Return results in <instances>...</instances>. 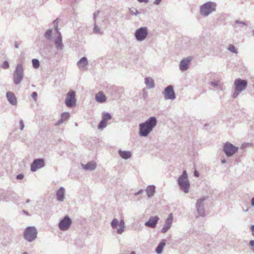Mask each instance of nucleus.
<instances>
[{
	"mask_svg": "<svg viewBox=\"0 0 254 254\" xmlns=\"http://www.w3.org/2000/svg\"><path fill=\"white\" fill-rule=\"evenodd\" d=\"M157 125V119L155 117H151L145 122L139 125V135L141 137H146L152 131Z\"/></svg>",
	"mask_w": 254,
	"mask_h": 254,
	"instance_id": "1",
	"label": "nucleus"
},
{
	"mask_svg": "<svg viewBox=\"0 0 254 254\" xmlns=\"http://www.w3.org/2000/svg\"><path fill=\"white\" fill-rule=\"evenodd\" d=\"M177 182L180 190L186 193H188L190 188V183L186 170H184L182 174L179 177Z\"/></svg>",
	"mask_w": 254,
	"mask_h": 254,
	"instance_id": "2",
	"label": "nucleus"
},
{
	"mask_svg": "<svg viewBox=\"0 0 254 254\" xmlns=\"http://www.w3.org/2000/svg\"><path fill=\"white\" fill-rule=\"evenodd\" d=\"M38 231L34 226H28L24 230L23 238L28 242H32L37 237Z\"/></svg>",
	"mask_w": 254,
	"mask_h": 254,
	"instance_id": "3",
	"label": "nucleus"
},
{
	"mask_svg": "<svg viewBox=\"0 0 254 254\" xmlns=\"http://www.w3.org/2000/svg\"><path fill=\"white\" fill-rule=\"evenodd\" d=\"M24 77V68L21 64H17L13 74V81L15 85H18Z\"/></svg>",
	"mask_w": 254,
	"mask_h": 254,
	"instance_id": "4",
	"label": "nucleus"
},
{
	"mask_svg": "<svg viewBox=\"0 0 254 254\" xmlns=\"http://www.w3.org/2000/svg\"><path fill=\"white\" fill-rule=\"evenodd\" d=\"M216 4L215 2L208 1L200 7V13L201 15L207 16L209 14L216 10Z\"/></svg>",
	"mask_w": 254,
	"mask_h": 254,
	"instance_id": "5",
	"label": "nucleus"
},
{
	"mask_svg": "<svg viewBox=\"0 0 254 254\" xmlns=\"http://www.w3.org/2000/svg\"><path fill=\"white\" fill-rule=\"evenodd\" d=\"M111 226L113 229H117V233L122 234L125 228V222L123 219L120 221L117 218H114L111 222Z\"/></svg>",
	"mask_w": 254,
	"mask_h": 254,
	"instance_id": "6",
	"label": "nucleus"
},
{
	"mask_svg": "<svg viewBox=\"0 0 254 254\" xmlns=\"http://www.w3.org/2000/svg\"><path fill=\"white\" fill-rule=\"evenodd\" d=\"M238 147L227 142L224 143L223 151L227 157H231L238 151Z\"/></svg>",
	"mask_w": 254,
	"mask_h": 254,
	"instance_id": "7",
	"label": "nucleus"
},
{
	"mask_svg": "<svg viewBox=\"0 0 254 254\" xmlns=\"http://www.w3.org/2000/svg\"><path fill=\"white\" fill-rule=\"evenodd\" d=\"M148 34L147 28L146 27H141L135 31L134 36L137 41H142L146 38Z\"/></svg>",
	"mask_w": 254,
	"mask_h": 254,
	"instance_id": "8",
	"label": "nucleus"
},
{
	"mask_svg": "<svg viewBox=\"0 0 254 254\" xmlns=\"http://www.w3.org/2000/svg\"><path fill=\"white\" fill-rule=\"evenodd\" d=\"M72 224L71 219L69 216L65 215L59 223V228L63 231H67L70 227Z\"/></svg>",
	"mask_w": 254,
	"mask_h": 254,
	"instance_id": "9",
	"label": "nucleus"
},
{
	"mask_svg": "<svg viewBox=\"0 0 254 254\" xmlns=\"http://www.w3.org/2000/svg\"><path fill=\"white\" fill-rule=\"evenodd\" d=\"M75 92L73 90H70L66 94L65 100V104L68 107H72L76 104Z\"/></svg>",
	"mask_w": 254,
	"mask_h": 254,
	"instance_id": "10",
	"label": "nucleus"
},
{
	"mask_svg": "<svg viewBox=\"0 0 254 254\" xmlns=\"http://www.w3.org/2000/svg\"><path fill=\"white\" fill-rule=\"evenodd\" d=\"M206 199V197L203 196L198 199L195 204L196 210L199 216L204 217L205 215L204 208V201Z\"/></svg>",
	"mask_w": 254,
	"mask_h": 254,
	"instance_id": "11",
	"label": "nucleus"
},
{
	"mask_svg": "<svg viewBox=\"0 0 254 254\" xmlns=\"http://www.w3.org/2000/svg\"><path fill=\"white\" fill-rule=\"evenodd\" d=\"M234 84L236 91L242 92L246 88L248 82L245 79L237 78L235 80Z\"/></svg>",
	"mask_w": 254,
	"mask_h": 254,
	"instance_id": "12",
	"label": "nucleus"
},
{
	"mask_svg": "<svg viewBox=\"0 0 254 254\" xmlns=\"http://www.w3.org/2000/svg\"><path fill=\"white\" fill-rule=\"evenodd\" d=\"M45 166V160L43 158H38L34 160L31 164V170L32 172H35L38 169H41Z\"/></svg>",
	"mask_w": 254,
	"mask_h": 254,
	"instance_id": "13",
	"label": "nucleus"
},
{
	"mask_svg": "<svg viewBox=\"0 0 254 254\" xmlns=\"http://www.w3.org/2000/svg\"><path fill=\"white\" fill-rule=\"evenodd\" d=\"M163 95L166 100H174L176 98V95L173 86L169 85L166 87L164 89Z\"/></svg>",
	"mask_w": 254,
	"mask_h": 254,
	"instance_id": "14",
	"label": "nucleus"
},
{
	"mask_svg": "<svg viewBox=\"0 0 254 254\" xmlns=\"http://www.w3.org/2000/svg\"><path fill=\"white\" fill-rule=\"evenodd\" d=\"M173 215L172 213H170L169 214L168 217L165 220V224L162 227L161 232L162 233H166L169 229L171 227L172 222H173Z\"/></svg>",
	"mask_w": 254,
	"mask_h": 254,
	"instance_id": "15",
	"label": "nucleus"
},
{
	"mask_svg": "<svg viewBox=\"0 0 254 254\" xmlns=\"http://www.w3.org/2000/svg\"><path fill=\"white\" fill-rule=\"evenodd\" d=\"M192 60L191 56L183 59L180 63L179 67L182 71H186L189 68V64Z\"/></svg>",
	"mask_w": 254,
	"mask_h": 254,
	"instance_id": "16",
	"label": "nucleus"
},
{
	"mask_svg": "<svg viewBox=\"0 0 254 254\" xmlns=\"http://www.w3.org/2000/svg\"><path fill=\"white\" fill-rule=\"evenodd\" d=\"M159 220V218L158 216L151 217L149 218V220L145 223V225L151 228H155Z\"/></svg>",
	"mask_w": 254,
	"mask_h": 254,
	"instance_id": "17",
	"label": "nucleus"
},
{
	"mask_svg": "<svg viewBox=\"0 0 254 254\" xmlns=\"http://www.w3.org/2000/svg\"><path fill=\"white\" fill-rule=\"evenodd\" d=\"M65 189L61 187H60L56 192V197L58 201L60 202H63L64 199V193Z\"/></svg>",
	"mask_w": 254,
	"mask_h": 254,
	"instance_id": "18",
	"label": "nucleus"
},
{
	"mask_svg": "<svg viewBox=\"0 0 254 254\" xmlns=\"http://www.w3.org/2000/svg\"><path fill=\"white\" fill-rule=\"evenodd\" d=\"M88 64V60L85 57H83L77 63V66L82 70L87 69V66Z\"/></svg>",
	"mask_w": 254,
	"mask_h": 254,
	"instance_id": "19",
	"label": "nucleus"
},
{
	"mask_svg": "<svg viewBox=\"0 0 254 254\" xmlns=\"http://www.w3.org/2000/svg\"><path fill=\"white\" fill-rule=\"evenodd\" d=\"M54 43L56 49L59 50H63L64 48V45L62 42V36H58L54 40Z\"/></svg>",
	"mask_w": 254,
	"mask_h": 254,
	"instance_id": "20",
	"label": "nucleus"
},
{
	"mask_svg": "<svg viewBox=\"0 0 254 254\" xmlns=\"http://www.w3.org/2000/svg\"><path fill=\"white\" fill-rule=\"evenodd\" d=\"M6 98L8 101L12 105H16L17 104V99L13 93L7 92L6 93Z\"/></svg>",
	"mask_w": 254,
	"mask_h": 254,
	"instance_id": "21",
	"label": "nucleus"
},
{
	"mask_svg": "<svg viewBox=\"0 0 254 254\" xmlns=\"http://www.w3.org/2000/svg\"><path fill=\"white\" fill-rule=\"evenodd\" d=\"M81 166L83 169L85 170L93 171L96 168L97 165L95 162L90 161L87 163L86 165L82 164Z\"/></svg>",
	"mask_w": 254,
	"mask_h": 254,
	"instance_id": "22",
	"label": "nucleus"
},
{
	"mask_svg": "<svg viewBox=\"0 0 254 254\" xmlns=\"http://www.w3.org/2000/svg\"><path fill=\"white\" fill-rule=\"evenodd\" d=\"M106 97L102 91L99 92L95 95V100L98 103H104L106 101Z\"/></svg>",
	"mask_w": 254,
	"mask_h": 254,
	"instance_id": "23",
	"label": "nucleus"
},
{
	"mask_svg": "<svg viewBox=\"0 0 254 254\" xmlns=\"http://www.w3.org/2000/svg\"><path fill=\"white\" fill-rule=\"evenodd\" d=\"M144 80V83L148 89H152L154 88V81L152 78L150 77H147L145 78Z\"/></svg>",
	"mask_w": 254,
	"mask_h": 254,
	"instance_id": "24",
	"label": "nucleus"
},
{
	"mask_svg": "<svg viewBox=\"0 0 254 254\" xmlns=\"http://www.w3.org/2000/svg\"><path fill=\"white\" fill-rule=\"evenodd\" d=\"M155 188V186L154 185H150L147 187L145 190L148 197H151L154 195Z\"/></svg>",
	"mask_w": 254,
	"mask_h": 254,
	"instance_id": "25",
	"label": "nucleus"
},
{
	"mask_svg": "<svg viewBox=\"0 0 254 254\" xmlns=\"http://www.w3.org/2000/svg\"><path fill=\"white\" fill-rule=\"evenodd\" d=\"M166 245V241L162 239L159 243L157 247L156 248L155 252L157 254H161L162 253L163 250Z\"/></svg>",
	"mask_w": 254,
	"mask_h": 254,
	"instance_id": "26",
	"label": "nucleus"
},
{
	"mask_svg": "<svg viewBox=\"0 0 254 254\" xmlns=\"http://www.w3.org/2000/svg\"><path fill=\"white\" fill-rule=\"evenodd\" d=\"M118 153L120 156L124 159H128L131 156V152L129 151H122L120 149L118 151Z\"/></svg>",
	"mask_w": 254,
	"mask_h": 254,
	"instance_id": "27",
	"label": "nucleus"
},
{
	"mask_svg": "<svg viewBox=\"0 0 254 254\" xmlns=\"http://www.w3.org/2000/svg\"><path fill=\"white\" fill-rule=\"evenodd\" d=\"M112 119V116L109 113L107 112H103L102 114V120L103 121L107 122Z\"/></svg>",
	"mask_w": 254,
	"mask_h": 254,
	"instance_id": "28",
	"label": "nucleus"
},
{
	"mask_svg": "<svg viewBox=\"0 0 254 254\" xmlns=\"http://www.w3.org/2000/svg\"><path fill=\"white\" fill-rule=\"evenodd\" d=\"M52 30L49 29L45 33L44 36L48 40H51Z\"/></svg>",
	"mask_w": 254,
	"mask_h": 254,
	"instance_id": "29",
	"label": "nucleus"
},
{
	"mask_svg": "<svg viewBox=\"0 0 254 254\" xmlns=\"http://www.w3.org/2000/svg\"><path fill=\"white\" fill-rule=\"evenodd\" d=\"M32 65L34 68H37L40 66V62L38 60L34 59L32 61Z\"/></svg>",
	"mask_w": 254,
	"mask_h": 254,
	"instance_id": "30",
	"label": "nucleus"
},
{
	"mask_svg": "<svg viewBox=\"0 0 254 254\" xmlns=\"http://www.w3.org/2000/svg\"><path fill=\"white\" fill-rule=\"evenodd\" d=\"M228 50L231 53H234L236 54H237L238 53V51H237V49H236L235 46L232 44L229 45V46L228 48Z\"/></svg>",
	"mask_w": 254,
	"mask_h": 254,
	"instance_id": "31",
	"label": "nucleus"
},
{
	"mask_svg": "<svg viewBox=\"0 0 254 254\" xmlns=\"http://www.w3.org/2000/svg\"><path fill=\"white\" fill-rule=\"evenodd\" d=\"M129 11L130 13L132 15L136 16L137 15L140 14V12L138 11V10L135 8H129Z\"/></svg>",
	"mask_w": 254,
	"mask_h": 254,
	"instance_id": "32",
	"label": "nucleus"
},
{
	"mask_svg": "<svg viewBox=\"0 0 254 254\" xmlns=\"http://www.w3.org/2000/svg\"><path fill=\"white\" fill-rule=\"evenodd\" d=\"M69 113L68 112L63 113L61 114V118L64 122L69 118Z\"/></svg>",
	"mask_w": 254,
	"mask_h": 254,
	"instance_id": "33",
	"label": "nucleus"
},
{
	"mask_svg": "<svg viewBox=\"0 0 254 254\" xmlns=\"http://www.w3.org/2000/svg\"><path fill=\"white\" fill-rule=\"evenodd\" d=\"M107 126V122L102 120L98 125V129H103Z\"/></svg>",
	"mask_w": 254,
	"mask_h": 254,
	"instance_id": "34",
	"label": "nucleus"
},
{
	"mask_svg": "<svg viewBox=\"0 0 254 254\" xmlns=\"http://www.w3.org/2000/svg\"><path fill=\"white\" fill-rule=\"evenodd\" d=\"M248 245L251 251L254 253V240L250 241Z\"/></svg>",
	"mask_w": 254,
	"mask_h": 254,
	"instance_id": "35",
	"label": "nucleus"
},
{
	"mask_svg": "<svg viewBox=\"0 0 254 254\" xmlns=\"http://www.w3.org/2000/svg\"><path fill=\"white\" fill-rule=\"evenodd\" d=\"M93 30L94 33L96 34H102L103 33V32L101 31L100 29L95 24L94 25Z\"/></svg>",
	"mask_w": 254,
	"mask_h": 254,
	"instance_id": "36",
	"label": "nucleus"
},
{
	"mask_svg": "<svg viewBox=\"0 0 254 254\" xmlns=\"http://www.w3.org/2000/svg\"><path fill=\"white\" fill-rule=\"evenodd\" d=\"M9 67V63L8 61H4L2 64L1 65V67L3 69H8Z\"/></svg>",
	"mask_w": 254,
	"mask_h": 254,
	"instance_id": "37",
	"label": "nucleus"
},
{
	"mask_svg": "<svg viewBox=\"0 0 254 254\" xmlns=\"http://www.w3.org/2000/svg\"><path fill=\"white\" fill-rule=\"evenodd\" d=\"M210 84L213 87H219V81H213L210 83Z\"/></svg>",
	"mask_w": 254,
	"mask_h": 254,
	"instance_id": "38",
	"label": "nucleus"
},
{
	"mask_svg": "<svg viewBox=\"0 0 254 254\" xmlns=\"http://www.w3.org/2000/svg\"><path fill=\"white\" fill-rule=\"evenodd\" d=\"M241 91H236V89H235V91L233 93V98H236L237 97V96H238V95L240 94V93H241Z\"/></svg>",
	"mask_w": 254,
	"mask_h": 254,
	"instance_id": "39",
	"label": "nucleus"
},
{
	"mask_svg": "<svg viewBox=\"0 0 254 254\" xmlns=\"http://www.w3.org/2000/svg\"><path fill=\"white\" fill-rule=\"evenodd\" d=\"M19 124H20V129L21 130H22L24 127V124L23 123V122L22 120H20L19 121Z\"/></svg>",
	"mask_w": 254,
	"mask_h": 254,
	"instance_id": "40",
	"label": "nucleus"
},
{
	"mask_svg": "<svg viewBox=\"0 0 254 254\" xmlns=\"http://www.w3.org/2000/svg\"><path fill=\"white\" fill-rule=\"evenodd\" d=\"M37 96H38V94H37V92H33L32 93V95H31V96H32V97L33 98V99L34 100H36L37 97Z\"/></svg>",
	"mask_w": 254,
	"mask_h": 254,
	"instance_id": "41",
	"label": "nucleus"
},
{
	"mask_svg": "<svg viewBox=\"0 0 254 254\" xmlns=\"http://www.w3.org/2000/svg\"><path fill=\"white\" fill-rule=\"evenodd\" d=\"M58 23H59V20L58 19H56V20H55L53 21V25H54V28H56L57 27H58Z\"/></svg>",
	"mask_w": 254,
	"mask_h": 254,
	"instance_id": "42",
	"label": "nucleus"
},
{
	"mask_svg": "<svg viewBox=\"0 0 254 254\" xmlns=\"http://www.w3.org/2000/svg\"><path fill=\"white\" fill-rule=\"evenodd\" d=\"M24 178V175L22 174H18L16 176V178L17 180H22Z\"/></svg>",
	"mask_w": 254,
	"mask_h": 254,
	"instance_id": "43",
	"label": "nucleus"
},
{
	"mask_svg": "<svg viewBox=\"0 0 254 254\" xmlns=\"http://www.w3.org/2000/svg\"><path fill=\"white\" fill-rule=\"evenodd\" d=\"M64 121L61 118L56 124L55 126H58L63 123Z\"/></svg>",
	"mask_w": 254,
	"mask_h": 254,
	"instance_id": "44",
	"label": "nucleus"
},
{
	"mask_svg": "<svg viewBox=\"0 0 254 254\" xmlns=\"http://www.w3.org/2000/svg\"><path fill=\"white\" fill-rule=\"evenodd\" d=\"M235 22L237 24H242V25H247V24H246V22H243V21H240L239 20H236Z\"/></svg>",
	"mask_w": 254,
	"mask_h": 254,
	"instance_id": "45",
	"label": "nucleus"
},
{
	"mask_svg": "<svg viewBox=\"0 0 254 254\" xmlns=\"http://www.w3.org/2000/svg\"><path fill=\"white\" fill-rule=\"evenodd\" d=\"M99 12H100L99 11H97L95 12L94 13V14H93V18H94V21H95L96 17V16H97L99 15Z\"/></svg>",
	"mask_w": 254,
	"mask_h": 254,
	"instance_id": "46",
	"label": "nucleus"
},
{
	"mask_svg": "<svg viewBox=\"0 0 254 254\" xmlns=\"http://www.w3.org/2000/svg\"><path fill=\"white\" fill-rule=\"evenodd\" d=\"M55 30L58 34V36H62L61 32L59 31V30L58 29V27L55 28Z\"/></svg>",
	"mask_w": 254,
	"mask_h": 254,
	"instance_id": "47",
	"label": "nucleus"
},
{
	"mask_svg": "<svg viewBox=\"0 0 254 254\" xmlns=\"http://www.w3.org/2000/svg\"><path fill=\"white\" fill-rule=\"evenodd\" d=\"M250 229H251V232H252V235L254 238V225H252L251 226V228Z\"/></svg>",
	"mask_w": 254,
	"mask_h": 254,
	"instance_id": "48",
	"label": "nucleus"
},
{
	"mask_svg": "<svg viewBox=\"0 0 254 254\" xmlns=\"http://www.w3.org/2000/svg\"><path fill=\"white\" fill-rule=\"evenodd\" d=\"M162 1V0H155L153 3L156 4V5H158L160 4V3L161 2V1Z\"/></svg>",
	"mask_w": 254,
	"mask_h": 254,
	"instance_id": "49",
	"label": "nucleus"
},
{
	"mask_svg": "<svg viewBox=\"0 0 254 254\" xmlns=\"http://www.w3.org/2000/svg\"><path fill=\"white\" fill-rule=\"evenodd\" d=\"M143 191V190L141 189L139 191H138L137 192H135L134 193V195H139V194H141Z\"/></svg>",
	"mask_w": 254,
	"mask_h": 254,
	"instance_id": "50",
	"label": "nucleus"
},
{
	"mask_svg": "<svg viewBox=\"0 0 254 254\" xmlns=\"http://www.w3.org/2000/svg\"><path fill=\"white\" fill-rule=\"evenodd\" d=\"M194 176H195V177H199V173H198L197 171H195L194 172Z\"/></svg>",
	"mask_w": 254,
	"mask_h": 254,
	"instance_id": "51",
	"label": "nucleus"
},
{
	"mask_svg": "<svg viewBox=\"0 0 254 254\" xmlns=\"http://www.w3.org/2000/svg\"><path fill=\"white\" fill-rule=\"evenodd\" d=\"M139 2H144V3H147L148 2V0H137Z\"/></svg>",
	"mask_w": 254,
	"mask_h": 254,
	"instance_id": "52",
	"label": "nucleus"
},
{
	"mask_svg": "<svg viewBox=\"0 0 254 254\" xmlns=\"http://www.w3.org/2000/svg\"><path fill=\"white\" fill-rule=\"evenodd\" d=\"M22 212L23 213V214H25V215H27V216H29V213H28L27 211H25V210H23L22 211Z\"/></svg>",
	"mask_w": 254,
	"mask_h": 254,
	"instance_id": "53",
	"label": "nucleus"
},
{
	"mask_svg": "<svg viewBox=\"0 0 254 254\" xmlns=\"http://www.w3.org/2000/svg\"><path fill=\"white\" fill-rule=\"evenodd\" d=\"M251 204L252 206H254V197H253L251 199Z\"/></svg>",
	"mask_w": 254,
	"mask_h": 254,
	"instance_id": "54",
	"label": "nucleus"
},
{
	"mask_svg": "<svg viewBox=\"0 0 254 254\" xmlns=\"http://www.w3.org/2000/svg\"><path fill=\"white\" fill-rule=\"evenodd\" d=\"M14 47L16 49L18 48V47H19L18 44H17V43L16 42H15L14 43Z\"/></svg>",
	"mask_w": 254,
	"mask_h": 254,
	"instance_id": "55",
	"label": "nucleus"
},
{
	"mask_svg": "<svg viewBox=\"0 0 254 254\" xmlns=\"http://www.w3.org/2000/svg\"><path fill=\"white\" fill-rule=\"evenodd\" d=\"M221 162L223 163V164H225L226 163V161L225 159H223L221 160Z\"/></svg>",
	"mask_w": 254,
	"mask_h": 254,
	"instance_id": "56",
	"label": "nucleus"
},
{
	"mask_svg": "<svg viewBox=\"0 0 254 254\" xmlns=\"http://www.w3.org/2000/svg\"><path fill=\"white\" fill-rule=\"evenodd\" d=\"M30 201V199H28L26 200V203H29Z\"/></svg>",
	"mask_w": 254,
	"mask_h": 254,
	"instance_id": "57",
	"label": "nucleus"
},
{
	"mask_svg": "<svg viewBox=\"0 0 254 254\" xmlns=\"http://www.w3.org/2000/svg\"><path fill=\"white\" fill-rule=\"evenodd\" d=\"M130 254H135V252H134V251H132V252L130 253Z\"/></svg>",
	"mask_w": 254,
	"mask_h": 254,
	"instance_id": "58",
	"label": "nucleus"
},
{
	"mask_svg": "<svg viewBox=\"0 0 254 254\" xmlns=\"http://www.w3.org/2000/svg\"><path fill=\"white\" fill-rule=\"evenodd\" d=\"M22 254H28V253L27 252H24V253H22Z\"/></svg>",
	"mask_w": 254,
	"mask_h": 254,
	"instance_id": "59",
	"label": "nucleus"
},
{
	"mask_svg": "<svg viewBox=\"0 0 254 254\" xmlns=\"http://www.w3.org/2000/svg\"><path fill=\"white\" fill-rule=\"evenodd\" d=\"M253 35H254V30H253Z\"/></svg>",
	"mask_w": 254,
	"mask_h": 254,
	"instance_id": "60",
	"label": "nucleus"
}]
</instances>
